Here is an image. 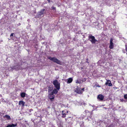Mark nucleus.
Wrapping results in <instances>:
<instances>
[{
  "label": "nucleus",
  "instance_id": "obj_2",
  "mask_svg": "<svg viewBox=\"0 0 127 127\" xmlns=\"http://www.w3.org/2000/svg\"><path fill=\"white\" fill-rule=\"evenodd\" d=\"M46 11H45V9H41L40 11L38 12L36 15V17L37 18H39L41 17H43V15L45 14Z\"/></svg>",
  "mask_w": 127,
  "mask_h": 127
},
{
  "label": "nucleus",
  "instance_id": "obj_23",
  "mask_svg": "<svg viewBox=\"0 0 127 127\" xmlns=\"http://www.w3.org/2000/svg\"><path fill=\"white\" fill-rule=\"evenodd\" d=\"M125 46V50L126 51H127V45H126Z\"/></svg>",
  "mask_w": 127,
  "mask_h": 127
},
{
  "label": "nucleus",
  "instance_id": "obj_22",
  "mask_svg": "<svg viewBox=\"0 0 127 127\" xmlns=\"http://www.w3.org/2000/svg\"><path fill=\"white\" fill-rule=\"evenodd\" d=\"M82 80L83 81L85 82L86 80V78H84Z\"/></svg>",
  "mask_w": 127,
  "mask_h": 127
},
{
  "label": "nucleus",
  "instance_id": "obj_14",
  "mask_svg": "<svg viewBox=\"0 0 127 127\" xmlns=\"http://www.w3.org/2000/svg\"><path fill=\"white\" fill-rule=\"evenodd\" d=\"M26 94L24 92H22L20 93L21 96L22 97L24 98L26 96Z\"/></svg>",
  "mask_w": 127,
  "mask_h": 127
},
{
  "label": "nucleus",
  "instance_id": "obj_7",
  "mask_svg": "<svg viewBox=\"0 0 127 127\" xmlns=\"http://www.w3.org/2000/svg\"><path fill=\"white\" fill-rule=\"evenodd\" d=\"M75 92L77 93L81 94H82V92L81 91V88H77L75 91Z\"/></svg>",
  "mask_w": 127,
  "mask_h": 127
},
{
  "label": "nucleus",
  "instance_id": "obj_32",
  "mask_svg": "<svg viewBox=\"0 0 127 127\" xmlns=\"http://www.w3.org/2000/svg\"><path fill=\"white\" fill-rule=\"evenodd\" d=\"M104 108L105 109H107V108H105V107H104Z\"/></svg>",
  "mask_w": 127,
  "mask_h": 127
},
{
  "label": "nucleus",
  "instance_id": "obj_36",
  "mask_svg": "<svg viewBox=\"0 0 127 127\" xmlns=\"http://www.w3.org/2000/svg\"><path fill=\"white\" fill-rule=\"evenodd\" d=\"M20 24H19V25H20Z\"/></svg>",
  "mask_w": 127,
  "mask_h": 127
},
{
  "label": "nucleus",
  "instance_id": "obj_15",
  "mask_svg": "<svg viewBox=\"0 0 127 127\" xmlns=\"http://www.w3.org/2000/svg\"><path fill=\"white\" fill-rule=\"evenodd\" d=\"M48 97L50 99H54V95H50V94H49Z\"/></svg>",
  "mask_w": 127,
  "mask_h": 127
},
{
  "label": "nucleus",
  "instance_id": "obj_26",
  "mask_svg": "<svg viewBox=\"0 0 127 127\" xmlns=\"http://www.w3.org/2000/svg\"><path fill=\"white\" fill-rule=\"evenodd\" d=\"M33 110L32 109H31L29 110V111L30 112H31Z\"/></svg>",
  "mask_w": 127,
  "mask_h": 127
},
{
  "label": "nucleus",
  "instance_id": "obj_29",
  "mask_svg": "<svg viewBox=\"0 0 127 127\" xmlns=\"http://www.w3.org/2000/svg\"><path fill=\"white\" fill-rule=\"evenodd\" d=\"M48 2H50V0H47Z\"/></svg>",
  "mask_w": 127,
  "mask_h": 127
},
{
  "label": "nucleus",
  "instance_id": "obj_9",
  "mask_svg": "<svg viewBox=\"0 0 127 127\" xmlns=\"http://www.w3.org/2000/svg\"><path fill=\"white\" fill-rule=\"evenodd\" d=\"M20 65L17 64V66H14L12 67L13 69H15L16 70H19L21 68Z\"/></svg>",
  "mask_w": 127,
  "mask_h": 127
},
{
  "label": "nucleus",
  "instance_id": "obj_11",
  "mask_svg": "<svg viewBox=\"0 0 127 127\" xmlns=\"http://www.w3.org/2000/svg\"><path fill=\"white\" fill-rule=\"evenodd\" d=\"M57 90V89H56L55 88L54 89V90H53L51 94V95H54V94H57L58 92V91Z\"/></svg>",
  "mask_w": 127,
  "mask_h": 127
},
{
  "label": "nucleus",
  "instance_id": "obj_25",
  "mask_svg": "<svg viewBox=\"0 0 127 127\" xmlns=\"http://www.w3.org/2000/svg\"><path fill=\"white\" fill-rule=\"evenodd\" d=\"M113 125H110L108 127H113Z\"/></svg>",
  "mask_w": 127,
  "mask_h": 127
},
{
  "label": "nucleus",
  "instance_id": "obj_21",
  "mask_svg": "<svg viewBox=\"0 0 127 127\" xmlns=\"http://www.w3.org/2000/svg\"><path fill=\"white\" fill-rule=\"evenodd\" d=\"M76 83H80V82L78 80H77L76 81Z\"/></svg>",
  "mask_w": 127,
  "mask_h": 127
},
{
  "label": "nucleus",
  "instance_id": "obj_33",
  "mask_svg": "<svg viewBox=\"0 0 127 127\" xmlns=\"http://www.w3.org/2000/svg\"><path fill=\"white\" fill-rule=\"evenodd\" d=\"M0 96L2 97V95H0Z\"/></svg>",
  "mask_w": 127,
  "mask_h": 127
},
{
  "label": "nucleus",
  "instance_id": "obj_13",
  "mask_svg": "<svg viewBox=\"0 0 127 127\" xmlns=\"http://www.w3.org/2000/svg\"><path fill=\"white\" fill-rule=\"evenodd\" d=\"M72 79L71 78H70L67 79L66 82L67 83H70L72 82Z\"/></svg>",
  "mask_w": 127,
  "mask_h": 127
},
{
  "label": "nucleus",
  "instance_id": "obj_20",
  "mask_svg": "<svg viewBox=\"0 0 127 127\" xmlns=\"http://www.w3.org/2000/svg\"><path fill=\"white\" fill-rule=\"evenodd\" d=\"M82 124H81L80 126V127H84V126L83 124V123L82 122Z\"/></svg>",
  "mask_w": 127,
  "mask_h": 127
},
{
  "label": "nucleus",
  "instance_id": "obj_30",
  "mask_svg": "<svg viewBox=\"0 0 127 127\" xmlns=\"http://www.w3.org/2000/svg\"><path fill=\"white\" fill-rule=\"evenodd\" d=\"M53 9H56V8L55 7H53Z\"/></svg>",
  "mask_w": 127,
  "mask_h": 127
},
{
  "label": "nucleus",
  "instance_id": "obj_3",
  "mask_svg": "<svg viewBox=\"0 0 127 127\" xmlns=\"http://www.w3.org/2000/svg\"><path fill=\"white\" fill-rule=\"evenodd\" d=\"M53 83L54 86L57 89L59 90L60 88V83H59L58 80H55L53 81Z\"/></svg>",
  "mask_w": 127,
  "mask_h": 127
},
{
  "label": "nucleus",
  "instance_id": "obj_18",
  "mask_svg": "<svg viewBox=\"0 0 127 127\" xmlns=\"http://www.w3.org/2000/svg\"><path fill=\"white\" fill-rule=\"evenodd\" d=\"M62 114L63 115L62 116V117L64 118L66 117L65 114V113L64 114L63 113Z\"/></svg>",
  "mask_w": 127,
  "mask_h": 127
},
{
  "label": "nucleus",
  "instance_id": "obj_37",
  "mask_svg": "<svg viewBox=\"0 0 127 127\" xmlns=\"http://www.w3.org/2000/svg\"><path fill=\"white\" fill-rule=\"evenodd\" d=\"M126 54L127 55V53H126Z\"/></svg>",
  "mask_w": 127,
  "mask_h": 127
},
{
  "label": "nucleus",
  "instance_id": "obj_24",
  "mask_svg": "<svg viewBox=\"0 0 127 127\" xmlns=\"http://www.w3.org/2000/svg\"><path fill=\"white\" fill-rule=\"evenodd\" d=\"M14 34V33H11L10 34V36L11 37L12 36H13Z\"/></svg>",
  "mask_w": 127,
  "mask_h": 127
},
{
  "label": "nucleus",
  "instance_id": "obj_6",
  "mask_svg": "<svg viewBox=\"0 0 127 127\" xmlns=\"http://www.w3.org/2000/svg\"><path fill=\"white\" fill-rule=\"evenodd\" d=\"M104 96L101 94L98 95L97 97V99L99 100H103L104 99Z\"/></svg>",
  "mask_w": 127,
  "mask_h": 127
},
{
  "label": "nucleus",
  "instance_id": "obj_31",
  "mask_svg": "<svg viewBox=\"0 0 127 127\" xmlns=\"http://www.w3.org/2000/svg\"><path fill=\"white\" fill-rule=\"evenodd\" d=\"M13 0H9V1H13Z\"/></svg>",
  "mask_w": 127,
  "mask_h": 127
},
{
  "label": "nucleus",
  "instance_id": "obj_4",
  "mask_svg": "<svg viewBox=\"0 0 127 127\" xmlns=\"http://www.w3.org/2000/svg\"><path fill=\"white\" fill-rule=\"evenodd\" d=\"M89 38L92 44H95L97 41L95 39L94 36L91 35L89 36Z\"/></svg>",
  "mask_w": 127,
  "mask_h": 127
},
{
  "label": "nucleus",
  "instance_id": "obj_34",
  "mask_svg": "<svg viewBox=\"0 0 127 127\" xmlns=\"http://www.w3.org/2000/svg\"><path fill=\"white\" fill-rule=\"evenodd\" d=\"M64 112V111H62V113H63Z\"/></svg>",
  "mask_w": 127,
  "mask_h": 127
},
{
  "label": "nucleus",
  "instance_id": "obj_10",
  "mask_svg": "<svg viewBox=\"0 0 127 127\" xmlns=\"http://www.w3.org/2000/svg\"><path fill=\"white\" fill-rule=\"evenodd\" d=\"M105 84L107 85H108L109 86H111L112 84L111 83V82L110 80H107V82H106Z\"/></svg>",
  "mask_w": 127,
  "mask_h": 127
},
{
  "label": "nucleus",
  "instance_id": "obj_28",
  "mask_svg": "<svg viewBox=\"0 0 127 127\" xmlns=\"http://www.w3.org/2000/svg\"><path fill=\"white\" fill-rule=\"evenodd\" d=\"M51 100V101H53V99H50Z\"/></svg>",
  "mask_w": 127,
  "mask_h": 127
},
{
  "label": "nucleus",
  "instance_id": "obj_35",
  "mask_svg": "<svg viewBox=\"0 0 127 127\" xmlns=\"http://www.w3.org/2000/svg\"><path fill=\"white\" fill-rule=\"evenodd\" d=\"M20 24H19V25H20Z\"/></svg>",
  "mask_w": 127,
  "mask_h": 127
},
{
  "label": "nucleus",
  "instance_id": "obj_12",
  "mask_svg": "<svg viewBox=\"0 0 127 127\" xmlns=\"http://www.w3.org/2000/svg\"><path fill=\"white\" fill-rule=\"evenodd\" d=\"M25 102L23 101H20L19 102V105H22V106H24Z\"/></svg>",
  "mask_w": 127,
  "mask_h": 127
},
{
  "label": "nucleus",
  "instance_id": "obj_19",
  "mask_svg": "<svg viewBox=\"0 0 127 127\" xmlns=\"http://www.w3.org/2000/svg\"><path fill=\"white\" fill-rule=\"evenodd\" d=\"M124 97L125 99H127V94H125L124 95Z\"/></svg>",
  "mask_w": 127,
  "mask_h": 127
},
{
  "label": "nucleus",
  "instance_id": "obj_27",
  "mask_svg": "<svg viewBox=\"0 0 127 127\" xmlns=\"http://www.w3.org/2000/svg\"><path fill=\"white\" fill-rule=\"evenodd\" d=\"M84 88L82 89H81V91L82 90L83 91H84Z\"/></svg>",
  "mask_w": 127,
  "mask_h": 127
},
{
  "label": "nucleus",
  "instance_id": "obj_1",
  "mask_svg": "<svg viewBox=\"0 0 127 127\" xmlns=\"http://www.w3.org/2000/svg\"><path fill=\"white\" fill-rule=\"evenodd\" d=\"M47 58L49 59L58 64L62 65L63 64V63L62 61L59 60L56 58L55 57H48Z\"/></svg>",
  "mask_w": 127,
  "mask_h": 127
},
{
  "label": "nucleus",
  "instance_id": "obj_16",
  "mask_svg": "<svg viewBox=\"0 0 127 127\" xmlns=\"http://www.w3.org/2000/svg\"><path fill=\"white\" fill-rule=\"evenodd\" d=\"M16 124L15 125L13 124H12L11 125L9 124L6 127H14L16 126Z\"/></svg>",
  "mask_w": 127,
  "mask_h": 127
},
{
  "label": "nucleus",
  "instance_id": "obj_8",
  "mask_svg": "<svg viewBox=\"0 0 127 127\" xmlns=\"http://www.w3.org/2000/svg\"><path fill=\"white\" fill-rule=\"evenodd\" d=\"M113 40L112 39H111L110 40V45L109 47L110 49H112L114 47L113 43L112 42Z\"/></svg>",
  "mask_w": 127,
  "mask_h": 127
},
{
  "label": "nucleus",
  "instance_id": "obj_5",
  "mask_svg": "<svg viewBox=\"0 0 127 127\" xmlns=\"http://www.w3.org/2000/svg\"><path fill=\"white\" fill-rule=\"evenodd\" d=\"M53 90V87L52 85H50L48 88V92L50 95H51V94Z\"/></svg>",
  "mask_w": 127,
  "mask_h": 127
},
{
  "label": "nucleus",
  "instance_id": "obj_17",
  "mask_svg": "<svg viewBox=\"0 0 127 127\" xmlns=\"http://www.w3.org/2000/svg\"><path fill=\"white\" fill-rule=\"evenodd\" d=\"M3 117L4 118H6L8 120H10L11 119V118L10 117V116L7 115H5L4 116H3Z\"/></svg>",
  "mask_w": 127,
  "mask_h": 127
}]
</instances>
